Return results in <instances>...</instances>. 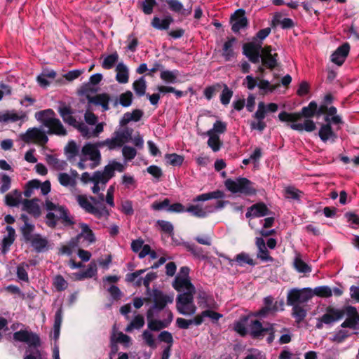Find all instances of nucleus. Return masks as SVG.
Wrapping results in <instances>:
<instances>
[{"mask_svg":"<svg viewBox=\"0 0 359 359\" xmlns=\"http://www.w3.org/2000/svg\"><path fill=\"white\" fill-rule=\"evenodd\" d=\"M222 87L223 86L221 83H216L212 86H207L203 91V95L208 100H210L217 93L222 90Z\"/></svg>","mask_w":359,"mask_h":359,"instance_id":"obj_41","label":"nucleus"},{"mask_svg":"<svg viewBox=\"0 0 359 359\" xmlns=\"http://www.w3.org/2000/svg\"><path fill=\"white\" fill-rule=\"evenodd\" d=\"M29 268V265L25 263H21L17 266V277L25 282L29 281V276L27 272V269Z\"/></svg>","mask_w":359,"mask_h":359,"instance_id":"obj_50","label":"nucleus"},{"mask_svg":"<svg viewBox=\"0 0 359 359\" xmlns=\"http://www.w3.org/2000/svg\"><path fill=\"white\" fill-rule=\"evenodd\" d=\"M350 51V45L348 43H344L339 46L331 55V61L338 66H341L344 62Z\"/></svg>","mask_w":359,"mask_h":359,"instance_id":"obj_18","label":"nucleus"},{"mask_svg":"<svg viewBox=\"0 0 359 359\" xmlns=\"http://www.w3.org/2000/svg\"><path fill=\"white\" fill-rule=\"evenodd\" d=\"M115 137L106 139V143L109 150L115 149L117 147H121L123 145V141L121 140L117 135Z\"/></svg>","mask_w":359,"mask_h":359,"instance_id":"obj_63","label":"nucleus"},{"mask_svg":"<svg viewBox=\"0 0 359 359\" xmlns=\"http://www.w3.org/2000/svg\"><path fill=\"white\" fill-rule=\"evenodd\" d=\"M87 100L89 104H93L97 106H101L104 111L109 109V102L110 95L107 93L97 94L95 96L88 95Z\"/></svg>","mask_w":359,"mask_h":359,"instance_id":"obj_20","label":"nucleus"},{"mask_svg":"<svg viewBox=\"0 0 359 359\" xmlns=\"http://www.w3.org/2000/svg\"><path fill=\"white\" fill-rule=\"evenodd\" d=\"M236 42V39L232 36L228 38V40L224 43L222 55L226 61H230L236 56V53L233 49V46Z\"/></svg>","mask_w":359,"mask_h":359,"instance_id":"obj_29","label":"nucleus"},{"mask_svg":"<svg viewBox=\"0 0 359 359\" xmlns=\"http://www.w3.org/2000/svg\"><path fill=\"white\" fill-rule=\"evenodd\" d=\"M46 210L49 211L46 216V224L50 228H55L57 220H61L65 226H73L75 222L69 217V210L62 205H55L48 199L45 201L44 204Z\"/></svg>","mask_w":359,"mask_h":359,"instance_id":"obj_3","label":"nucleus"},{"mask_svg":"<svg viewBox=\"0 0 359 359\" xmlns=\"http://www.w3.org/2000/svg\"><path fill=\"white\" fill-rule=\"evenodd\" d=\"M313 297L311 288L297 289L294 288L289 291L287 296V304L289 306L299 305L307 302Z\"/></svg>","mask_w":359,"mask_h":359,"instance_id":"obj_6","label":"nucleus"},{"mask_svg":"<svg viewBox=\"0 0 359 359\" xmlns=\"http://www.w3.org/2000/svg\"><path fill=\"white\" fill-rule=\"evenodd\" d=\"M278 25H280L281 28L283 29H288L294 27V22L291 18H285L281 19V15L277 13L274 15L273 19L271 21V27H276Z\"/></svg>","mask_w":359,"mask_h":359,"instance_id":"obj_30","label":"nucleus"},{"mask_svg":"<svg viewBox=\"0 0 359 359\" xmlns=\"http://www.w3.org/2000/svg\"><path fill=\"white\" fill-rule=\"evenodd\" d=\"M158 339L161 341L168 344L166 347H170L172 348L173 344V337L172 334L168 331H162L158 336Z\"/></svg>","mask_w":359,"mask_h":359,"instance_id":"obj_56","label":"nucleus"},{"mask_svg":"<svg viewBox=\"0 0 359 359\" xmlns=\"http://www.w3.org/2000/svg\"><path fill=\"white\" fill-rule=\"evenodd\" d=\"M53 285L58 292L65 290L68 287V283L61 275H57L53 279Z\"/></svg>","mask_w":359,"mask_h":359,"instance_id":"obj_54","label":"nucleus"},{"mask_svg":"<svg viewBox=\"0 0 359 359\" xmlns=\"http://www.w3.org/2000/svg\"><path fill=\"white\" fill-rule=\"evenodd\" d=\"M34 230V225L31 224H24L21 228V233L26 243H28L34 236L32 235Z\"/></svg>","mask_w":359,"mask_h":359,"instance_id":"obj_53","label":"nucleus"},{"mask_svg":"<svg viewBox=\"0 0 359 359\" xmlns=\"http://www.w3.org/2000/svg\"><path fill=\"white\" fill-rule=\"evenodd\" d=\"M158 278L156 273L155 272H149L146 276L142 278H139L135 282L136 287H140L143 285L147 290L149 289L150 283Z\"/></svg>","mask_w":359,"mask_h":359,"instance_id":"obj_38","label":"nucleus"},{"mask_svg":"<svg viewBox=\"0 0 359 359\" xmlns=\"http://www.w3.org/2000/svg\"><path fill=\"white\" fill-rule=\"evenodd\" d=\"M36 252H41L48 249V241L46 238L40 234L34 235L33 238L29 241Z\"/></svg>","mask_w":359,"mask_h":359,"instance_id":"obj_28","label":"nucleus"},{"mask_svg":"<svg viewBox=\"0 0 359 359\" xmlns=\"http://www.w3.org/2000/svg\"><path fill=\"white\" fill-rule=\"evenodd\" d=\"M148 329L153 332H158L168 327L163 320L153 319L147 322Z\"/></svg>","mask_w":359,"mask_h":359,"instance_id":"obj_49","label":"nucleus"},{"mask_svg":"<svg viewBox=\"0 0 359 359\" xmlns=\"http://www.w3.org/2000/svg\"><path fill=\"white\" fill-rule=\"evenodd\" d=\"M25 117V114L22 113L21 115L15 111H6L4 113H0V122H16L22 120Z\"/></svg>","mask_w":359,"mask_h":359,"instance_id":"obj_34","label":"nucleus"},{"mask_svg":"<svg viewBox=\"0 0 359 359\" xmlns=\"http://www.w3.org/2000/svg\"><path fill=\"white\" fill-rule=\"evenodd\" d=\"M54 115V111L52 109H48L36 112L35 118L44 126L46 121L55 118L53 117Z\"/></svg>","mask_w":359,"mask_h":359,"instance_id":"obj_42","label":"nucleus"},{"mask_svg":"<svg viewBox=\"0 0 359 359\" xmlns=\"http://www.w3.org/2000/svg\"><path fill=\"white\" fill-rule=\"evenodd\" d=\"M66 154H69V158H73L79 154V148L76 142L73 140L69 141L65 148Z\"/></svg>","mask_w":359,"mask_h":359,"instance_id":"obj_62","label":"nucleus"},{"mask_svg":"<svg viewBox=\"0 0 359 359\" xmlns=\"http://www.w3.org/2000/svg\"><path fill=\"white\" fill-rule=\"evenodd\" d=\"M222 93L220 95V102L224 105L229 104L233 96V91L227 86L226 84L222 83Z\"/></svg>","mask_w":359,"mask_h":359,"instance_id":"obj_46","label":"nucleus"},{"mask_svg":"<svg viewBox=\"0 0 359 359\" xmlns=\"http://www.w3.org/2000/svg\"><path fill=\"white\" fill-rule=\"evenodd\" d=\"M307 315L306 311L299 305H294L292 306V316L295 318V322L297 323H302Z\"/></svg>","mask_w":359,"mask_h":359,"instance_id":"obj_39","label":"nucleus"},{"mask_svg":"<svg viewBox=\"0 0 359 359\" xmlns=\"http://www.w3.org/2000/svg\"><path fill=\"white\" fill-rule=\"evenodd\" d=\"M172 287L178 292L196 290L189 278L182 277L180 275L175 277Z\"/></svg>","mask_w":359,"mask_h":359,"instance_id":"obj_21","label":"nucleus"},{"mask_svg":"<svg viewBox=\"0 0 359 359\" xmlns=\"http://www.w3.org/2000/svg\"><path fill=\"white\" fill-rule=\"evenodd\" d=\"M259 82L258 83L257 86L261 90V95H266L268 93H272L277 88V86L271 85L268 80L259 79Z\"/></svg>","mask_w":359,"mask_h":359,"instance_id":"obj_45","label":"nucleus"},{"mask_svg":"<svg viewBox=\"0 0 359 359\" xmlns=\"http://www.w3.org/2000/svg\"><path fill=\"white\" fill-rule=\"evenodd\" d=\"M57 111L64 122L65 121L66 118L70 117L74 114V111L71 107L65 104L60 106Z\"/></svg>","mask_w":359,"mask_h":359,"instance_id":"obj_64","label":"nucleus"},{"mask_svg":"<svg viewBox=\"0 0 359 359\" xmlns=\"http://www.w3.org/2000/svg\"><path fill=\"white\" fill-rule=\"evenodd\" d=\"M44 126L48 128L47 132L49 135H56L59 136H65L67 135L66 129L64 128L61 121L55 118L46 121Z\"/></svg>","mask_w":359,"mask_h":359,"instance_id":"obj_17","label":"nucleus"},{"mask_svg":"<svg viewBox=\"0 0 359 359\" xmlns=\"http://www.w3.org/2000/svg\"><path fill=\"white\" fill-rule=\"evenodd\" d=\"M144 112L142 110L135 109L133 110L132 112L125 113L123 117L121 118L119 124L121 126H125L130 121L137 122L142 118Z\"/></svg>","mask_w":359,"mask_h":359,"instance_id":"obj_24","label":"nucleus"},{"mask_svg":"<svg viewBox=\"0 0 359 359\" xmlns=\"http://www.w3.org/2000/svg\"><path fill=\"white\" fill-rule=\"evenodd\" d=\"M81 153L84 156H89L90 161H93L91 168L97 167L101 161V154L99 149H97L95 145L92 143H86L81 149Z\"/></svg>","mask_w":359,"mask_h":359,"instance_id":"obj_14","label":"nucleus"},{"mask_svg":"<svg viewBox=\"0 0 359 359\" xmlns=\"http://www.w3.org/2000/svg\"><path fill=\"white\" fill-rule=\"evenodd\" d=\"M118 60V54L116 51L107 55L103 60L102 67L104 69H111Z\"/></svg>","mask_w":359,"mask_h":359,"instance_id":"obj_47","label":"nucleus"},{"mask_svg":"<svg viewBox=\"0 0 359 359\" xmlns=\"http://www.w3.org/2000/svg\"><path fill=\"white\" fill-rule=\"evenodd\" d=\"M165 2L168 5V8L171 11L180 13L184 16H188L191 13V6L185 9L183 4L179 0H165Z\"/></svg>","mask_w":359,"mask_h":359,"instance_id":"obj_25","label":"nucleus"},{"mask_svg":"<svg viewBox=\"0 0 359 359\" xmlns=\"http://www.w3.org/2000/svg\"><path fill=\"white\" fill-rule=\"evenodd\" d=\"M133 100V95L131 91L127 90L125 93H121L118 97H116L113 100V107H116L118 104H121L123 107H130Z\"/></svg>","mask_w":359,"mask_h":359,"instance_id":"obj_27","label":"nucleus"},{"mask_svg":"<svg viewBox=\"0 0 359 359\" xmlns=\"http://www.w3.org/2000/svg\"><path fill=\"white\" fill-rule=\"evenodd\" d=\"M318 136L323 142L330 141L331 143H334L338 138L337 135L334 132L332 126L329 123L321 124Z\"/></svg>","mask_w":359,"mask_h":359,"instance_id":"obj_19","label":"nucleus"},{"mask_svg":"<svg viewBox=\"0 0 359 359\" xmlns=\"http://www.w3.org/2000/svg\"><path fill=\"white\" fill-rule=\"evenodd\" d=\"M13 339L27 344L23 359H46L43 351L39 349L41 342L36 333L27 330H20L14 332Z\"/></svg>","mask_w":359,"mask_h":359,"instance_id":"obj_2","label":"nucleus"},{"mask_svg":"<svg viewBox=\"0 0 359 359\" xmlns=\"http://www.w3.org/2000/svg\"><path fill=\"white\" fill-rule=\"evenodd\" d=\"M196 290L184 291L177 295L176 308L182 315H193L196 313V307L194 304V294Z\"/></svg>","mask_w":359,"mask_h":359,"instance_id":"obj_5","label":"nucleus"},{"mask_svg":"<svg viewBox=\"0 0 359 359\" xmlns=\"http://www.w3.org/2000/svg\"><path fill=\"white\" fill-rule=\"evenodd\" d=\"M156 5V0H144L141 3V8L145 15H150L153 13L154 7Z\"/></svg>","mask_w":359,"mask_h":359,"instance_id":"obj_61","label":"nucleus"},{"mask_svg":"<svg viewBox=\"0 0 359 359\" xmlns=\"http://www.w3.org/2000/svg\"><path fill=\"white\" fill-rule=\"evenodd\" d=\"M206 134L209 137L207 142L208 147H210L214 152L218 151L222 146V142L219 135L215 134L213 130H208Z\"/></svg>","mask_w":359,"mask_h":359,"instance_id":"obj_32","label":"nucleus"},{"mask_svg":"<svg viewBox=\"0 0 359 359\" xmlns=\"http://www.w3.org/2000/svg\"><path fill=\"white\" fill-rule=\"evenodd\" d=\"M231 30L238 33L241 29L248 25V20L245 17V11L243 8L236 10L231 16Z\"/></svg>","mask_w":359,"mask_h":359,"instance_id":"obj_11","label":"nucleus"},{"mask_svg":"<svg viewBox=\"0 0 359 359\" xmlns=\"http://www.w3.org/2000/svg\"><path fill=\"white\" fill-rule=\"evenodd\" d=\"M271 214V211L264 202H258L248 208L245 217L247 218L262 217Z\"/></svg>","mask_w":359,"mask_h":359,"instance_id":"obj_13","label":"nucleus"},{"mask_svg":"<svg viewBox=\"0 0 359 359\" xmlns=\"http://www.w3.org/2000/svg\"><path fill=\"white\" fill-rule=\"evenodd\" d=\"M317 102L311 101L308 106L302 108L299 112L289 113L285 111L278 114V118L282 122H291V129L302 132L305 130L311 133L316 129V123L311 118L316 116Z\"/></svg>","mask_w":359,"mask_h":359,"instance_id":"obj_1","label":"nucleus"},{"mask_svg":"<svg viewBox=\"0 0 359 359\" xmlns=\"http://www.w3.org/2000/svg\"><path fill=\"white\" fill-rule=\"evenodd\" d=\"M133 129L126 128L125 129L120 131H115L114 135H117L121 140L123 141V144L128 142L130 140H132Z\"/></svg>","mask_w":359,"mask_h":359,"instance_id":"obj_58","label":"nucleus"},{"mask_svg":"<svg viewBox=\"0 0 359 359\" xmlns=\"http://www.w3.org/2000/svg\"><path fill=\"white\" fill-rule=\"evenodd\" d=\"M133 89L138 97L144 96L146 94L147 82L144 76L140 77L133 82Z\"/></svg>","mask_w":359,"mask_h":359,"instance_id":"obj_36","label":"nucleus"},{"mask_svg":"<svg viewBox=\"0 0 359 359\" xmlns=\"http://www.w3.org/2000/svg\"><path fill=\"white\" fill-rule=\"evenodd\" d=\"M172 22L173 18L170 15L165 16L163 19L154 16L151 22V25L158 30H167Z\"/></svg>","mask_w":359,"mask_h":359,"instance_id":"obj_26","label":"nucleus"},{"mask_svg":"<svg viewBox=\"0 0 359 359\" xmlns=\"http://www.w3.org/2000/svg\"><path fill=\"white\" fill-rule=\"evenodd\" d=\"M142 339L144 340V343L150 348H156L157 345L155 341V339L154 338V335L149 331V330H144L142 332Z\"/></svg>","mask_w":359,"mask_h":359,"instance_id":"obj_60","label":"nucleus"},{"mask_svg":"<svg viewBox=\"0 0 359 359\" xmlns=\"http://www.w3.org/2000/svg\"><path fill=\"white\" fill-rule=\"evenodd\" d=\"M249 334L254 339H262L267 330L266 324L263 326L262 322L259 320H252L249 324Z\"/></svg>","mask_w":359,"mask_h":359,"instance_id":"obj_16","label":"nucleus"},{"mask_svg":"<svg viewBox=\"0 0 359 359\" xmlns=\"http://www.w3.org/2000/svg\"><path fill=\"white\" fill-rule=\"evenodd\" d=\"M144 325V319L142 315H137L134 317L130 323L128 325L126 329V332H130L133 328L139 330L142 328Z\"/></svg>","mask_w":359,"mask_h":359,"instance_id":"obj_48","label":"nucleus"},{"mask_svg":"<svg viewBox=\"0 0 359 359\" xmlns=\"http://www.w3.org/2000/svg\"><path fill=\"white\" fill-rule=\"evenodd\" d=\"M77 201L79 205L85 210L86 212L95 215L97 217H101L102 215V211L97 208L93 206L91 203L88 200L85 196L79 195L77 197Z\"/></svg>","mask_w":359,"mask_h":359,"instance_id":"obj_22","label":"nucleus"},{"mask_svg":"<svg viewBox=\"0 0 359 359\" xmlns=\"http://www.w3.org/2000/svg\"><path fill=\"white\" fill-rule=\"evenodd\" d=\"M21 139L25 143L34 142L41 146L45 145L48 141L45 132L35 127L29 128L25 133L21 135Z\"/></svg>","mask_w":359,"mask_h":359,"instance_id":"obj_8","label":"nucleus"},{"mask_svg":"<svg viewBox=\"0 0 359 359\" xmlns=\"http://www.w3.org/2000/svg\"><path fill=\"white\" fill-rule=\"evenodd\" d=\"M185 212H188L193 216L198 218H205L207 217L208 213H209L208 212V207L205 208V210H203L199 205H191L186 208Z\"/></svg>","mask_w":359,"mask_h":359,"instance_id":"obj_37","label":"nucleus"},{"mask_svg":"<svg viewBox=\"0 0 359 359\" xmlns=\"http://www.w3.org/2000/svg\"><path fill=\"white\" fill-rule=\"evenodd\" d=\"M342 311L347 318L341 324V327L353 330L359 329V314L357 309L353 306H346L342 308Z\"/></svg>","mask_w":359,"mask_h":359,"instance_id":"obj_10","label":"nucleus"},{"mask_svg":"<svg viewBox=\"0 0 359 359\" xmlns=\"http://www.w3.org/2000/svg\"><path fill=\"white\" fill-rule=\"evenodd\" d=\"M165 158L167 161V163L172 166H180L184 161V156L176 153L166 154L165 155Z\"/></svg>","mask_w":359,"mask_h":359,"instance_id":"obj_40","label":"nucleus"},{"mask_svg":"<svg viewBox=\"0 0 359 359\" xmlns=\"http://www.w3.org/2000/svg\"><path fill=\"white\" fill-rule=\"evenodd\" d=\"M100 174L102 176L101 177L102 180H103V184H105L107 182L114 176V168H112V165L109 164L107 165L103 172L100 171Z\"/></svg>","mask_w":359,"mask_h":359,"instance_id":"obj_57","label":"nucleus"},{"mask_svg":"<svg viewBox=\"0 0 359 359\" xmlns=\"http://www.w3.org/2000/svg\"><path fill=\"white\" fill-rule=\"evenodd\" d=\"M262 42L252 41L243 45V54L253 64L260 62L261 54L263 50Z\"/></svg>","mask_w":359,"mask_h":359,"instance_id":"obj_7","label":"nucleus"},{"mask_svg":"<svg viewBox=\"0 0 359 359\" xmlns=\"http://www.w3.org/2000/svg\"><path fill=\"white\" fill-rule=\"evenodd\" d=\"M344 313L342 309H336L329 306L326 308V312L321 316V320L327 325L338 321L343 318Z\"/></svg>","mask_w":359,"mask_h":359,"instance_id":"obj_15","label":"nucleus"},{"mask_svg":"<svg viewBox=\"0 0 359 359\" xmlns=\"http://www.w3.org/2000/svg\"><path fill=\"white\" fill-rule=\"evenodd\" d=\"M224 185L233 194L240 193L245 196H252L257 194L254 183L245 177H239L235 180L227 179L224 182Z\"/></svg>","mask_w":359,"mask_h":359,"instance_id":"obj_4","label":"nucleus"},{"mask_svg":"<svg viewBox=\"0 0 359 359\" xmlns=\"http://www.w3.org/2000/svg\"><path fill=\"white\" fill-rule=\"evenodd\" d=\"M79 226L81 229V232L76 236V239L83 238L88 241L90 243H93L96 241V238L94 233L90 229L89 226L86 223H80Z\"/></svg>","mask_w":359,"mask_h":359,"instance_id":"obj_31","label":"nucleus"},{"mask_svg":"<svg viewBox=\"0 0 359 359\" xmlns=\"http://www.w3.org/2000/svg\"><path fill=\"white\" fill-rule=\"evenodd\" d=\"M313 296L316 295L320 297L328 298L332 295V290L327 285L318 286L312 290Z\"/></svg>","mask_w":359,"mask_h":359,"instance_id":"obj_43","label":"nucleus"},{"mask_svg":"<svg viewBox=\"0 0 359 359\" xmlns=\"http://www.w3.org/2000/svg\"><path fill=\"white\" fill-rule=\"evenodd\" d=\"M248 320V316H243L241 321L236 322L234 324V330L242 337H244L248 334V331L245 327V323H247Z\"/></svg>","mask_w":359,"mask_h":359,"instance_id":"obj_52","label":"nucleus"},{"mask_svg":"<svg viewBox=\"0 0 359 359\" xmlns=\"http://www.w3.org/2000/svg\"><path fill=\"white\" fill-rule=\"evenodd\" d=\"M38 198H35L31 200L25 199L22 201V210L27 211L29 214L32 215L35 217H38L41 215L39 205L37 204Z\"/></svg>","mask_w":359,"mask_h":359,"instance_id":"obj_23","label":"nucleus"},{"mask_svg":"<svg viewBox=\"0 0 359 359\" xmlns=\"http://www.w3.org/2000/svg\"><path fill=\"white\" fill-rule=\"evenodd\" d=\"M116 80L119 83H126L128 82L129 74L127 67L122 62L118 63L116 66Z\"/></svg>","mask_w":359,"mask_h":359,"instance_id":"obj_33","label":"nucleus"},{"mask_svg":"<svg viewBox=\"0 0 359 359\" xmlns=\"http://www.w3.org/2000/svg\"><path fill=\"white\" fill-rule=\"evenodd\" d=\"M236 262L238 263L240 266H243L244 264H247L250 266H255L256 262L250 257V256L245 252H241L238 254L235 258Z\"/></svg>","mask_w":359,"mask_h":359,"instance_id":"obj_51","label":"nucleus"},{"mask_svg":"<svg viewBox=\"0 0 359 359\" xmlns=\"http://www.w3.org/2000/svg\"><path fill=\"white\" fill-rule=\"evenodd\" d=\"M180 75V72L177 69L163 70L161 72L160 78L165 83H175L177 82V76Z\"/></svg>","mask_w":359,"mask_h":359,"instance_id":"obj_35","label":"nucleus"},{"mask_svg":"<svg viewBox=\"0 0 359 359\" xmlns=\"http://www.w3.org/2000/svg\"><path fill=\"white\" fill-rule=\"evenodd\" d=\"M350 336L351 333L348 330H340L338 332H337L330 339L334 342L341 344L344 342L346 340V339H347Z\"/></svg>","mask_w":359,"mask_h":359,"instance_id":"obj_55","label":"nucleus"},{"mask_svg":"<svg viewBox=\"0 0 359 359\" xmlns=\"http://www.w3.org/2000/svg\"><path fill=\"white\" fill-rule=\"evenodd\" d=\"M153 302L154 308H156L157 311H162L165 308L168 304L172 303L173 295L165 294L161 290L154 289Z\"/></svg>","mask_w":359,"mask_h":359,"instance_id":"obj_12","label":"nucleus"},{"mask_svg":"<svg viewBox=\"0 0 359 359\" xmlns=\"http://www.w3.org/2000/svg\"><path fill=\"white\" fill-rule=\"evenodd\" d=\"M156 224L160 227L161 231L168 235L173 234L174 227L170 222L159 219L156 222Z\"/></svg>","mask_w":359,"mask_h":359,"instance_id":"obj_59","label":"nucleus"},{"mask_svg":"<svg viewBox=\"0 0 359 359\" xmlns=\"http://www.w3.org/2000/svg\"><path fill=\"white\" fill-rule=\"evenodd\" d=\"M294 267L299 273H307L311 271V267L304 262L299 257L294 260Z\"/></svg>","mask_w":359,"mask_h":359,"instance_id":"obj_44","label":"nucleus"},{"mask_svg":"<svg viewBox=\"0 0 359 359\" xmlns=\"http://www.w3.org/2000/svg\"><path fill=\"white\" fill-rule=\"evenodd\" d=\"M279 56L276 53H272V46H264L261 54L260 62L266 69L272 71L280 65Z\"/></svg>","mask_w":359,"mask_h":359,"instance_id":"obj_9","label":"nucleus"}]
</instances>
